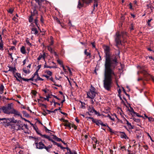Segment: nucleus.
Returning a JSON list of instances; mask_svg holds the SVG:
<instances>
[{
	"instance_id": "bf43d9fd",
	"label": "nucleus",
	"mask_w": 154,
	"mask_h": 154,
	"mask_svg": "<svg viewBox=\"0 0 154 154\" xmlns=\"http://www.w3.org/2000/svg\"><path fill=\"white\" fill-rule=\"evenodd\" d=\"M43 57V56H42V55H40L38 57V58L37 60H40L42 58V57Z\"/></svg>"
},
{
	"instance_id": "0e129e2a",
	"label": "nucleus",
	"mask_w": 154,
	"mask_h": 154,
	"mask_svg": "<svg viewBox=\"0 0 154 154\" xmlns=\"http://www.w3.org/2000/svg\"><path fill=\"white\" fill-rule=\"evenodd\" d=\"M91 44L92 45L93 48H95V42H91Z\"/></svg>"
},
{
	"instance_id": "e433bc0d",
	"label": "nucleus",
	"mask_w": 154,
	"mask_h": 154,
	"mask_svg": "<svg viewBox=\"0 0 154 154\" xmlns=\"http://www.w3.org/2000/svg\"><path fill=\"white\" fill-rule=\"evenodd\" d=\"M122 89H123V91H124V92L125 93V94L126 96H128V97L129 98H130V95L129 94H127V93H126V91L124 89V88L123 87H122Z\"/></svg>"
},
{
	"instance_id": "6e6552de",
	"label": "nucleus",
	"mask_w": 154,
	"mask_h": 154,
	"mask_svg": "<svg viewBox=\"0 0 154 154\" xmlns=\"http://www.w3.org/2000/svg\"><path fill=\"white\" fill-rule=\"evenodd\" d=\"M32 11L31 12V15L34 16L35 15L37 16L38 14V12L37 10H36V7L35 6L34 7L32 8Z\"/></svg>"
},
{
	"instance_id": "864d4df0",
	"label": "nucleus",
	"mask_w": 154,
	"mask_h": 154,
	"mask_svg": "<svg viewBox=\"0 0 154 154\" xmlns=\"http://www.w3.org/2000/svg\"><path fill=\"white\" fill-rule=\"evenodd\" d=\"M148 120L149 121H154V119L152 118H151V117H149L148 118Z\"/></svg>"
},
{
	"instance_id": "f3484780",
	"label": "nucleus",
	"mask_w": 154,
	"mask_h": 154,
	"mask_svg": "<svg viewBox=\"0 0 154 154\" xmlns=\"http://www.w3.org/2000/svg\"><path fill=\"white\" fill-rule=\"evenodd\" d=\"M32 32V33H34L35 35H37L38 33V31H37L36 28H32L31 29Z\"/></svg>"
},
{
	"instance_id": "aec40b11",
	"label": "nucleus",
	"mask_w": 154,
	"mask_h": 154,
	"mask_svg": "<svg viewBox=\"0 0 154 154\" xmlns=\"http://www.w3.org/2000/svg\"><path fill=\"white\" fill-rule=\"evenodd\" d=\"M20 51L21 53L23 54H25L26 53L25 51V48L24 46H23L20 48Z\"/></svg>"
},
{
	"instance_id": "ea45409f",
	"label": "nucleus",
	"mask_w": 154,
	"mask_h": 154,
	"mask_svg": "<svg viewBox=\"0 0 154 154\" xmlns=\"http://www.w3.org/2000/svg\"><path fill=\"white\" fill-rule=\"evenodd\" d=\"M51 98V97H50V95L48 94V96H46V98H43V99L45 100H47L48 101H49V98Z\"/></svg>"
},
{
	"instance_id": "a19ab883",
	"label": "nucleus",
	"mask_w": 154,
	"mask_h": 154,
	"mask_svg": "<svg viewBox=\"0 0 154 154\" xmlns=\"http://www.w3.org/2000/svg\"><path fill=\"white\" fill-rule=\"evenodd\" d=\"M59 120L61 121H63V122H68V121L67 120L64 119L63 118H62L60 119Z\"/></svg>"
},
{
	"instance_id": "4468645a",
	"label": "nucleus",
	"mask_w": 154,
	"mask_h": 154,
	"mask_svg": "<svg viewBox=\"0 0 154 154\" xmlns=\"http://www.w3.org/2000/svg\"><path fill=\"white\" fill-rule=\"evenodd\" d=\"M121 34L123 40H124L125 38V36L127 35V33L126 32L122 31L121 32V34Z\"/></svg>"
},
{
	"instance_id": "5701e85b",
	"label": "nucleus",
	"mask_w": 154,
	"mask_h": 154,
	"mask_svg": "<svg viewBox=\"0 0 154 154\" xmlns=\"http://www.w3.org/2000/svg\"><path fill=\"white\" fill-rule=\"evenodd\" d=\"M22 113L25 117H29V115L27 113L26 111H23Z\"/></svg>"
},
{
	"instance_id": "680f3d73",
	"label": "nucleus",
	"mask_w": 154,
	"mask_h": 154,
	"mask_svg": "<svg viewBox=\"0 0 154 154\" xmlns=\"http://www.w3.org/2000/svg\"><path fill=\"white\" fill-rule=\"evenodd\" d=\"M22 79L24 81L28 82L29 81V79H28L23 78Z\"/></svg>"
},
{
	"instance_id": "f704fd0d",
	"label": "nucleus",
	"mask_w": 154,
	"mask_h": 154,
	"mask_svg": "<svg viewBox=\"0 0 154 154\" xmlns=\"http://www.w3.org/2000/svg\"><path fill=\"white\" fill-rule=\"evenodd\" d=\"M38 20L37 19V17H36V18L34 20V23H35V25H36L37 27L39 28V26H38Z\"/></svg>"
},
{
	"instance_id": "473e14b6",
	"label": "nucleus",
	"mask_w": 154,
	"mask_h": 154,
	"mask_svg": "<svg viewBox=\"0 0 154 154\" xmlns=\"http://www.w3.org/2000/svg\"><path fill=\"white\" fill-rule=\"evenodd\" d=\"M55 20H57V23L59 24H60V25L62 27H63V26H62V25L61 24V23L60 22V20H59V19L57 17H56L55 18Z\"/></svg>"
},
{
	"instance_id": "9b49d317",
	"label": "nucleus",
	"mask_w": 154,
	"mask_h": 154,
	"mask_svg": "<svg viewBox=\"0 0 154 154\" xmlns=\"http://www.w3.org/2000/svg\"><path fill=\"white\" fill-rule=\"evenodd\" d=\"M10 118H7V124L5 125V127H8L10 126H11V122L10 120Z\"/></svg>"
},
{
	"instance_id": "1a4fd4ad",
	"label": "nucleus",
	"mask_w": 154,
	"mask_h": 154,
	"mask_svg": "<svg viewBox=\"0 0 154 154\" xmlns=\"http://www.w3.org/2000/svg\"><path fill=\"white\" fill-rule=\"evenodd\" d=\"M45 146V144L42 141L39 142L38 146H36V149H44Z\"/></svg>"
},
{
	"instance_id": "13d9d810",
	"label": "nucleus",
	"mask_w": 154,
	"mask_h": 154,
	"mask_svg": "<svg viewBox=\"0 0 154 154\" xmlns=\"http://www.w3.org/2000/svg\"><path fill=\"white\" fill-rule=\"evenodd\" d=\"M58 63L60 65H62L63 64V62L62 61H61L59 60H57Z\"/></svg>"
},
{
	"instance_id": "de8ad7c7",
	"label": "nucleus",
	"mask_w": 154,
	"mask_h": 154,
	"mask_svg": "<svg viewBox=\"0 0 154 154\" xmlns=\"http://www.w3.org/2000/svg\"><path fill=\"white\" fill-rule=\"evenodd\" d=\"M50 141H51L53 143L54 145H57V143L55 142L52 139H51Z\"/></svg>"
},
{
	"instance_id": "8fccbe9b",
	"label": "nucleus",
	"mask_w": 154,
	"mask_h": 154,
	"mask_svg": "<svg viewBox=\"0 0 154 154\" xmlns=\"http://www.w3.org/2000/svg\"><path fill=\"white\" fill-rule=\"evenodd\" d=\"M44 19L43 18V17L42 15L41 16V18H40V21H41V23H44Z\"/></svg>"
},
{
	"instance_id": "09e8293b",
	"label": "nucleus",
	"mask_w": 154,
	"mask_h": 154,
	"mask_svg": "<svg viewBox=\"0 0 154 154\" xmlns=\"http://www.w3.org/2000/svg\"><path fill=\"white\" fill-rule=\"evenodd\" d=\"M43 111L44 112L42 113V114L44 116H46L47 114V113L46 112L45 109H43Z\"/></svg>"
},
{
	"instance_id": "c756f323",
	"label": "nucleus",
	"mask_w": 154,
	"mask_h": 154,
	"mask_svg": "<svg viewBox=\"0 0 154 154\" xmlns=\"http://www.w3.org/2000/svg\"><path fill=\"white\" fill-rule=\"evenodd\" d=\"M39 139L38 138H35V146H38V143Z\"/></svg>"
},
{
	"instance_id": "338daca9",
	"label": "nucleus",
	"mask_w": 154,
	"mask_h": 154,
	"mask_svg": "<svg viewBox=\"0 0 154 154\" xmlns=\"http://www.w3.org/2000/svg\"><path fill=\"white\" fill-rule=\"evenodd\" d=\"M52 136H53V139L56 140L57 139V137L56 135H52Z\"/></svg>"
},
{
	"instance_id": "c85d7f7f",
	"label": "nucleus",
	"mask_w": 154,
	"mask_h": 154,
	"mask_svg": "<svg viewBox=\"0 0 154 154\" xmlns=\"http://www.w3.org/2000/svg\"><path fill=\"white\" fill-rule=\"evenodd\" d=\"M106 127H107L109 129L108 130H109V131L111 133H114V132L111 129V128H110L106 124Z\"/></svg>"
},
{
	"instance_id": "774afa93",
	"label": "nucleus",
	"mask_w": 154,
	"mask_h": 154,
	"mask_svg": "<svg viewBox=\"0 0 154 154\" xmlns=\"http://www.w3.org/2000/svg\"><path fill=\"white\" fill-rule=\"evenodd\" d=\"M57 141L60 142V141H62V140L60 138H59L58 137H57V139L56 140Z\"/></svg>"
},
{
	"instance_id": "69168bd1",
	"label": "nucleus",
	"mask_w": 154,
	"mask_h": 154,
	"mask_svg": "<svg viewBox=\"0 0 154 154\" xmlns=\"http://www.w3.org/2000/svg\"><path fill=\"white\" fill-rule=\"evenodd\" d=\"M8 54L9 55H10V58L12 60H13V58L12 55V54L8 53Z\"/></svg>"
},
{
	"instance_id": "4c0bfd02",
	"label": "nucleus",
	"mask_w": 154,
	"mask_h": 154,
	"mask_svg": "<svg viewBox=\"0 0 154 154\" xmlns=\"http://www.w3.org/2000/svg\"><path fill=\"white\" fill-rule=\"evenodd\" d=\"M44 149H45L48 152H51L50 149H49V148L47 146H46L45 145L44 146Z\"/></svg>"
},
{
	"instance_id": "b1692460",
	"label": "nucleus",
	"mask_w": 154,
	"mask_h": 154,
	"mask_svg": "<svg viewBox=\"0 0 154 154\" xmlns=\"http://www.w3.org/2000/svg\"><path fill=\"white\" fill-rule=\"evenodd\" d=\"M131 119H132L134 121L137 122H140V119H136L133 116Z\"/></svg>"
},
{
	"instance_id": "7ed1b4c3",
	"label": "nucleus",
	"mask_w": 154,
	"mask_h": 154,
	"mask_svg": "<svg viewBox=\"0 0 154 154\" xmlns=\"http://www.w3.org/2000/svg\"><path fill=\"white\" fill-rule=\"evenodd\" d=\"M94 3L93 6H95V7H97L98 2L99 0H94ZM93 0H79L78 3L77 7L80 9L82 7H83L84 3L88 4L92 2Z\"/></svg>"
},
{
	"instance_id": "a18cd8bd",
	"label": "nucleus",
	"mask_w": 154,
	"mask_h": 154,
	"mask_svg": "<svg viewBox=\"0 0 154 154\" xmlns=\"http://www.w3.org/2000/svg\"><path fill=\"white\" fill-rule=\"evenodd\" d=\"M3 121V122L2 123L3 124V125H4L5 126V125H6V124H7V118H5V119Z\"/></svg>"
},
{
	"instance_id": "4be33fe9",
	"label": "nucleus",
	"mask_w": 154,
	"mask_h": 154,
	"mask_svg": "<svg viewBox=\"0 0 154 154\" xmlns=\"http://www.w3.org/2000/svg\"><path fill=\"white\" fill-rule=\"evenodd\" d=\"M33 16H31V15L28 18L29 22V23H32L33 21Z\"/></svg>"
},
{
	"instance_id": "052dcab7",
	"label": "nucleus",
	"mask_w": 154,
	"mask_h": 154,
	"mask_svg": "<svg viewBox=\"0 0 154 154\" xmlns=\"http://www.w3.org/2000/svg\"><path fill=\"white\" fill-rule=\"evenodd\" d=\"M91 99V103L92 104H93L94 103V102L96 101V98H95V99H94V98Z\"/></svg>"
},
{
	"instance_id": "423d86ee",
	"label": "nucleus",
	"mask_w": 154,
	"mask_h": 154,
	"mask_svg": "<svg viewBox=\"0 0 154 154\" xmlns=\"http://www.w3.org/2000/svg\"><path fill=\"white\" fill-rule=\"evenodd\" d=\"M139 67L140 69L142 70L140 71V72L143 74L144 78H145V81H148L149 79V76H150L151 75L147 72L146 70L144 69L145 66H139Z\"/></svg>"
},
{
	"instance_id": "3c124183",
	"label": "nucleus",
	"mask_w": 154,
	"mask_h": 154,
	"mask_svg": "<svg viewBox=\"0 0 154 154\" xmlns=\"http://www.w3.org/2000/svg\"><path fill=\"white\" fill-rule=\"evenodd\" d=\"M72 127L74 128V129L76 130L77 129V126L75 125L72 124L71 125Z\"/></svg>"
},
{
	"instance_id": "58836bf2",
	"label": "nucleus",
	"mask_w": 154,
	"mask_h": 154,
	"mask_svg": "<svg viewBox=\"0 0 154 154\" xmlns=\"http://www.w3.org/2000/svg\"><path fill=\"white\" fill-rule=\"evenodd\" d=\"M80 102L81 104L82 108L83 109L85 108V106L84 105H85V103H83L81 101H80Z\"/></svg>"
},
{
	"instance_id": "9d476101",
	"label": "nucleus",
	"mask_w": 154,
	"mask_h": 154,
	"mask_svg": "<svg viewBox=\"0 0 154 154\" xmlns=\"http://www.w3.org/2000/svg\"><path fill=\"white\" fill-rule=\"evenodd\" d=\"M88 110L89 112L93 113L94 112L95 109L92 106H90L88 107Z\"/></svg>"
},
{
	"instance_id": "f257e3e1",
	"label": "nucleus",
	"mask_w": 154,
	"mask_h": 154,
	"mask_svg": "<svg viewBox=\"0 0 154 154\" xmlns=\"http://www.w3.org/2000/svg\"><path fill=\"white\" fill-rule=\"evenodd\" d=\"M105 59L104 64L103 87L105 89L110 91L112 87L113 79L116 77L114 70L117 65V55L112 54L110 47L107 46L104 48Z\"/></svg>"
},
{
	"instance_id": "2f4dec72",
	"label": "nucleus",
	"mask_w": 154,
	"mask_h": 154,
	"mask_svg": "<svg viewBox=\"0 0 154 154\" xmlns=\"http://www.w3.org/2000/svg\"><path fill=\"white\" fill-rule=\"evenodd\" d=\"M14 9L12 8H9L8 10V12H9V13H11V14H12L13 11H14Z\"/></svg>"
},
{
	"instance_id": "393cba45",
	"label": "nucleus",
	"mask_w": 154,
	"mask_h": 154,
	"mask_svg": "<svg viewBox=\"0 0 154 154\" xmlns=\"http://www.w3.org/2000/svg\"><path fill=\"white\" fill-rule=\"evenodd\" d=\"M10 120H11V122L12 123H16L17 122V120H15L14 117L10 118Z\"/></svg>"
},
{
	"instance_id": "cd10ccee",
	"label": "nucleus",
	"mask_w": 154,
	"mask_h": 154,
	"mask_svg": "<svg viewBox=\"0 0 154 154\" xmlns=\"http://www.w3.org/2000/svg\"><path fill=\"white\" fill-rule=\"evenodd\" d=\"M17 125L19 127L18 130H20V129H21L22 130H24V129L23 128V125Z\"/></svg>"
},
{
	"instance_id": "dca6fc26",
	"label": "nucleus",
	"mask_w": 154,
	"mask_h": 154,
	"mask_svg": "<svg viewBox=\"0 0 154 154\" xmlns=\"http://www.w3.org/2000/svg\"><path fill=\"white\" fill-rule=\"evenodd\" d=\"M40 136L42 137H44L48 139L49 141H50L51 139L50 138V137L45 134L42 135V134H41Z\"/></svg>"
},
{
	"instance_id": "e2e57ef3",
	"label": "nucleus",
	"mask_w": 154,
	"mask_h": 154,
	"mask_svg": "<svg viewBox=\"0 0 154 154\" xmlns=\"http://www.w3.org/2000/svg\"><path fill=\"white\" fill-rule=\"evenodd\" d=\"M23 72L26 74H28L27 70H26L25 68H23Z\"/></svg>"
},
{
	"instance_id": "39448f33",
	"label": "nucleus",
	"mask_w": 154,
	"mask_h": 154,
	"mask_svg": "<svg viewBox=\"0 0 154 154\" xmlns=\"http://www.w3.org/2000/svg\"><path fill=\"white\" fill-rule=\"evenodd\" d=\"M121 38V34L118 31L116 32L114 36V38L116 43V46L118 48L119 47V45H122Z\"/></svg>"
},
{
	"instance_id": "72a5a7b5",
	"label": "nucleus",
	"mask_w": 154,
	"mask_h": 154,
	"mask_svg": "<svg viewBox=\"0 0 154 154\" xmlns=\"http://www.w3.org/2000/svg\"><path fill=\"white\" fill-rule=\"evenodd\" d=\"M44 128L45 129V131L46 132H48V133H50V134H51V133H50L49 132V131H51V130H49L45 126H43Z\"/></svg>"
},
{
	"instance_id": "4d7b16f0",
	"label": "nucleus",
	"mask_w": 154,
	"mask_h": 154,
	"mask_svg": "<svg viewBox=\"0 0 154 154\" xmlns=\"http://www.w3.org/2000/svg\"><path fill=\"white\" fill-rule=\"evenodd\" d=\"M134 114H135V115L137 116L138 117H143L142 116H140V115L138 113H137L136 112V113H134Z\"/></svg>"
},
{
	"instance_id": "79ce46f5",
	"label": "nucleus",
	"mask_w": 154,
	"mask_h": 154,
	"mask_svg": "<svg viewBox=\"0 0 154 154\" xmlns=\"http://www.w3.org/2000/svg\"><path fill=\"white\" fill-rule=\"evenodd\" d=\"M66 123L64 125L66 127H69L70 124L71 123H69V122H65Z\"/></svg>"
},
{
	"instance_id": "bb28decb",
	"label": "nucleus",
	"mask_w": 154,
	"mask_h": 154,
	"mask_svg": "<svg viewBox=\"0 0 154 154\" xmlns=\"http://www.w3.org/2000/svg\"><path fill=\"white\" fill-rule=\"evenodd\" d=\"M45 0H35L36 2L38 3V5L40 6H41V2H43Z\"/></svg>"
},
{
	"instance_id": "5fc2aeb1",
	"label": "nucleus",
	"mask_w": 154,
	"mask_h": 154,
	"mask_svg": "<svg viewBox=\"0 0 154 154\" xmlns=\"http://www.w3.org/2000/svg\"><path fill=\"white\" fill-rule=\"evenodd\" d=\"M26 43L29 46H31L32 45L31 43H30L29 40H26Z\"/></svg>"
},
{
	"instance_id": "a878e982",
	"label": "nucleus",
	"mask_w": 154,
	"mask_h": 154,
	"mask_svg": "<svg viewBox=\"0 0 154 154\" xmlns=\"http://www.w3.org/2000/svg\"><path fill=\"white\" fill-rule=\"evenodd\" d=\"M34 129L35 131L37 133V134L40 135V134H41L40 133V131L38 130V128H35V127H34Z\"/></svg>"
},
{
	"instance_id": "c03bdc74",
	"label": "nucleus",
	"mask_w": 154,
	"mask_h": 154,
	"mask_svg": "<svg viewBox=\"0 0 154 154\" xmlns=\"http://www.w3.org/2000/svg\"><path fill=\"white\" fill-rule=\"evenodd\" d=\"M124 119H125V120L126 122H127V124L128 125V127H130V126H131V123H129L128 121L125 118H124Z\"/></svg>"
},
{
	"instance_id": "0eeeda50",
	"label": "nucleus",
	"mask_w": 154,
	"mask_h": 154,
	"mask_svg": "<svg viewBox=\"0 0 154 154\" xmlns=\"http://www.w3.org/2000/svg\"><path fill=\"white\" fill-rule=\"evenodd\" d=\"M88 118L89 119L92 120V121L94 123H95L97 125L99 126L100 125L102 126H106V125L104 124L103 123V122L101 120H97L96 119H94L93 117H89Z\"/></svg>"
},
{
	"instance_id": "603ef678",
	"label": "nucleus",
	"mask_w": 154,
	"mask_h": 154,
	"mask_svg": "<svg viewBox=\"0 0 154 154\" xmlns=\"http://www.w3.org/2000/svg\"><path fill=\"white\" fill-rule=\"evenodd\" d=\"M107 117H109V119L112 120H114V119L112 118L109 114H108L107 115Z\"/></svg>"
},
{
	"instance_id": "412c9836",
	"label": "nucleus",
	"mask_w": 154,
	"mask_h": 154,
	"mask_svg": "<svg viewBox=\"0 0 154 154\" xmlns=\"http://www.w3.org/2000/svg\"><path fill=\"white\" fill-rule=\"evenodd\" d=\"M46 62H45V64L44 66V68H57L56 66H46Z\"/></svg>"
},
{
	"instance_id": "49530a36",
	"label": "nucleus",
	"mask_w": 154,
	"mask_h": 154,
	"mask_svg": "<svg viewBox=\"0 0 154 154\" xmlns=\"http://www.w3.org/2000/svg\"><path fill=\"white\" fill-rule=\"evenodd\" d=\"M47 73L48 75H49L50 76H51L52 75V72L49 70L47 72Z\"/></svg>"
},
{
	"instance_id": "2eb2a0df",
	"label": "nucleus",
	"mask_w": 154,
	"mask_h": 154,
	"mask_svg": "<svg viewBox=\"0 0 154 154\" xmlns=\"http://www.w3.org/2000/svg\"><path fill=\"white\" fill-rule=\"evenodd\" d=\"M9 68L8 71H11L13 72V73H15L16 71H17V69H16L15 67H11L10 66H8Z\"/></svg>"
},
{
	"instance_id": "6e6d98bb",
	"label": "nucleus",
	"mask_w": 154,
	"mask_h": 154,
	"mask_svg": "<svg viewBox=\"0 0 154 154\" xmlns=\"http://www.w3.org/2000/svg\"><path fill=\"white\" fill-rule=\"evenodd\" d=\"M56 104L58 105L59 106H60V103L57 102H55V100H54V106H55Z\"/></svg>"
},
{
	"instance_id": "c9c22d12",
	"label": "nucleus",
	"mask_w": 154,
	"mask_h": 154,
	"mask_svg": "<svg viewBox=\"0 0 154 154\" xmlns=\"http://www.w3.org/2000/svg\"><path fill=\"white\" fill-rule=\"evenodd\" d=\"M31 93L34 96H36L37 94V92L34 90H32L31 91Z\"/></svg>"
},
{
	"instance_id": "ddd939ff",
	"label": "nucleus",
	"mask_w": 154,
	"mask_h": 154,
	"mask_svg": "<svg viewBox=\"0 0 154 154\" xmlns=\"http://www.w3.org/2000/svg\"><path fill=\"white\" fill-rule=\"evenodd\" d=\"M129 106L130 107V109L128 108V110L129 112H131V115L133 116V114H134V113H136V112L134 111L133 109L131 106L130 104Z\"/></svg>"
},
{
	"instance_id": "7c9ffc66",
	"label": "nucleus",
	"mask_w": 154,
	"mask_h": 154,
	"mask_svg": "<svg viewBox=\"0 0 154 154\" xmlns=\"http://www.w3.org/2000/svg\"><path fill=\"white\" fill-rule=\"evenodd\" d=\"M48 50L51 52V53L52 54H53L54 51L50 47H48Z\"/></svg>"
},
{
	"instance_id": "f8f14e48",
	"label": "nucleus",
	"mask_w": 154,
	"mask_h": 154,
	"mask_svg": "<svg viewBox=\"0 0 154 154\" xmlns=\"http://www.w3.org/2000/svg\"><path fill=\"white\" fill-rule=\"evenodd\" d=\"M120 133L122 134H121L120 135V137L121 138L125 139H126V138H128V137L126 135L124 132H120Z\"/></svg>"
},
{
	"instance_id": "f03ea898",
	"label": "nucleus",
	"mask_w": 154,
	"mask_h": 154,
	"mask_svg": "<svg viewBox=\"0 0 154 154\" xmlns=\"http://www.w3.org/2000/svg\"><path fill=\"white\" fill-rule=\"evenodd\" d=\"M12 103L8 104L7 106H3L2 109L5 113L7 114H12L16 115H20V112L12 107Z\"/></svg>"
},
{
	"instance_id": "a211bd4d",
	"label": "nucleus",
	"mask_w": 154,
	"mask_h": 154,
	"mask_svg": "<svg viewBox=\"0 0 154 154\" xmlns=\"http://www.w3.org/2000/svg\"><path fill=\"white\" fill-rule=\"evenodd\" d=\"M4 42L2 40L0 42V50L1 51H3L4 50Z\"/></svg>"
},
{
	"instance_id": "37998d69",
	"label": "nucleus",
	"mask_w": 154,
	"mask_h": 154,
	"mask_svg": "<svg viewBox=\"0 0 154 154\" xmlns=\"http://www.w3.org/2000/svg\"><path fill=\"white\" fill-rule=\"evenodd\" d=\"M16 75L19 78L22 79L23 78L21 76L20 74L16 73Z\"/></svg>"
},
{
	"instance_id": "6ab92c4d",
	"label": "nucleus",
	"mask_w": 154,
	"mask_h": 154,
	"mask_svg": "<svg viewBox=\"0 0 154 154\" xmlns=\"http://www.w3.org/2000/svg\"><path fill=\"white\" fill-rule=\"evenodd\" d=\"M84 54L87 56H88V58H90L91 57V54L90 53H89L87 52V49H86L85 50Z\"/></svg>"
},
{
	"instance_id": "20e7f679",
	"label": "nucleus",
	"mask_w": 154,
	"mask_h": 154,
	"mask_svg": "<svg viewBox=\"0 0 154 154\" xmlns=\"http://www.w3.org/2000/svg\"><path fill=\"white\" fill-rule=\"evenodd\" d=\"M95 88L91 86V89L87 92V98L94 99L96 95L98 96V93L95 91Z\"/></svg>"
}]
</instances>
